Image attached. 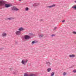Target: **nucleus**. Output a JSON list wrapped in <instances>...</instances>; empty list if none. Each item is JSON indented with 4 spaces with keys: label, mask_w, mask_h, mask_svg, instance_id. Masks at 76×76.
Instances as JSON below:
<instances>
[{
    "label": "nucleus",
    "mask_w": 76,
    "mask_h": 76,
    "mask_svg": "<svg viewBox=\"0 0 76 76\" xmlns=\"http://www.w3.org/2000/svg\"><path fill=\"white\" fill-rule=\"evenodd\" d=\"M6 3V1L1 0L0 1V7L3 6Z\"/></svg>",
    "instance_id": "nucleus-1"
},
{
    "label": "nucleus",
    "mask_w": 76,
    "mask_h": 76,
    "mask_svg": "<svg viewBox=\"0 0 76 76\" xmlns=\"http://www.w3.org/2000/svg\"><path fill=\"white\" fill-rule=\"evenodd\" d=\"M28 60L26 59H23L21 63L22 64H23V65H26V63H27V62H28Z\"/></svg>",
    "instance_id": "nucleus-2"
},
{
    "label": "nucleus",
    "mask_w": 76,
    "mask_h": 76,
    "mask_svg": "<svg viewBox=\"0 0 76 76\" xmlns=\"http://www.w3.org/2000/svg\"><path fill=\"white\" fill-rule=\"evenodd\" d=\"M30 38V37L28 35H25L24 37L23 38H22V39L24 41H25L27 39H29Z\"/></svg>",
    "instance_id": "nucleus-3"
},
{
    "label": "nucleus",
    "mask_w": 76,
    "mask_h": 76,
    "mask_svg": "<svg viewBox=\"0 0 76 76\" xmlns=\"http://www.w3.org/2000/svg\"><path fill=\"white\" fill-rule=\"evenodd\" d=\"M24 76H37V75L34 74H31L28 75L26 73H25L24 74Z\"/></svg>",
    "instance_id": "nucleus-4"
},
{
    "label": "nucleus",
    "mask_w": 76,
    "mask_h": 76,
    "mask_svg": "<svg viewBox=\"0 0 76 76\" xmlns=\"http://www.w3.org/2000/svg\"><path fill=\"white\" fill-rule=\"evenodd\" d=\"M15 34L17 35H20L21 34V31H18L15 32Z\"/></svg>",
    "instance_id": "nucleus-5"
},
{
    "label": "nucleus",
    "mask_w": 76,
    "mask_h": 76,
    "mask_svg": "<svg viewBox=\"0 0 76 76\" xmlns=\"http://www.w3.org/2000/svg\"><path fill=\"white\" fill-rule=\"evenodd\" d=\"M18 30L19 31H25V29L23 27H20L18 29Z\"/></svg>",
    "instance_id": "nucleus-6"
},
{
    "label": "nucleus",
    "mask_w": 76,
    "mask_h": 76,
    "mask_svg": "<svg viewBox=\"0 0 76 76\" xmlns=\"http://www.w3.org/2000/svg\"><path fill=\"white\" fill-rule=\"evenodd\" d=\"M12 9L13 10H16V11L19 10V9L17 8V7H12Z\"/></svg>",
    "instance_id": "nucleus-7"
},
{
    "label": "nucleus",
    "mask_w": 76,
    "mask_h": 76,
    "mask_svg": "<svg viewBox=\"0 0 76 76\" xmlns=\"http://www.w3.org/2000/svg\"><path fill=\"white\" fill-rule=\"evenodd\" d=\"M10 6H12V5H10L9 4H6L5 5V7L6 8H8V7H10Z\"/></svg>",
    "instance_id": "nucleus-8"
},
{
    "label": "nucleus",
    "mask_w": 76,
    "mask_h": 76,
    "mask_svg": "<svg viewBox=\"0 0 76 76\" xmlns=\"http://www.w3.org/2000/svg\"><path fill=\"white\" fill-rule=\"evenodd\" d=\"M55 6H56V4H53L52 5L47 6V7H48V8H52V7H55Z\"/></svg>",
    "instance_id": "nucleus-9"
},
{
    "label": "nucleus",
    "mask_w": 76,
    "mask_h": 76,
    "mask_svg": "<svg viewBox=\"0 0 76 76\" xmlns=\"http://www.w3.org/2000/svg\"><path fill=\"white\" fill-rule=\"evenodd\" d=\"M69 57L70 58H74L75 57V55L74 54H71L69 55Z\"/></svg>",
    "instance_id": "nucleus-10"
},
{
    "label": "nucleus",
    "mask_w": 76,
    "mask_h": 76,
    "mask_svg": "<svg viewBox=\"0 0 76 76\" xmlns=\"http://www.w3.org/2000/svg\"><path fill=\"white\" fill-rule=\"evenodd\" d=\"M39 37L40 38L44 37V34H39Z\"/></svg>",
    "instance_id": "nucleus-11"
},
{
    "label": "nucleus",
    "mask_w": 76,
    "mask_h": 76,
    "mask_svg": "<svg viewBox=\"0 0 76 76\" xmlns=\"http://www.w3.org/2000/svg\"><path fill=\"white\" fill-rule=\"evenodd\" d=\"M2 37H5L6 35H7V34L4 32L2 34Z\"/></svg>",
    "instance_id": "nucleus-12"
},
{
    "label": "nucleus",
    "mask_w": 76,
    "mask_h": 76,
    "mask_svg": "<svg viewBox=\"0 0 76 76\" xmlns=\"http://www.w3.org/2000/svg\"><path fill=\"white\" fill-rule=\"evenodd\" d=\"M39 4L38 3H35L33 4V6H37Z\"/></svg>",
    "instance_id": "nucleus-13"
},
{
    "label": "nucleus",
    "mask_w": 76,
    "mask_h": 76,
    "mask_svg": "<svg viewBox=\"0 0 76 76\" xmlns=\"http://www.w3.org/2000/svg\"><path fill=\"white\" fill-rule=\"evenodd\" d=\"M12 72H12V73H13V74H16V73H17V72H16V71L15 70H13Z\"/></svg>",
    "instance_id": "nucleus-14"
},
{
    "label": "nucleus",
    "mask_w": 76,
    "mask_h": 76,
    "mask_svg": "<svg viewBox=\"0 0 76 76\" xmlns=\"http://www.w3.org/2000/svg\"><path fill=\"white\" fill-rule=\"evenodd\" d=\"M36 42H36V41H33L32 42L31 44L32 45H33V44H35Z\"/></svg>",
    "instance_id": "nucleus-15"
},
{
    "label": "nucleus",
    "mask_w": 76,
    "mask_h": 76,
    "mask_svg": "<svg viewBox=\"0 0 76 76\" xmlns=\"http://www.w3.org/2000/svg\"><path fill=\"white\" fill-rule=\"evenodd\" d=\"M13 17H10V18H8V20H12V19H13Z\"/></svg>",
    "instance_id": "nucleus-16"
},
{
    "label": "nucleus",
    "mask_w": 76,
    "mask_h": 76,
    "mask_svg": "<svg viewBox=\"0 0 76 76\" xmlns=\"http://www.w3.org/2000/svg\"><path fill=\"white\" fill-rule=\"evenodd\" d=\"M55 73L54 72H52V73H51V74H50V76H53L54 75V74H55Z\"/></svg>",
    "instance_id": "nucleus-17"
},
{
    "label": "nucleus",
    "mask_w": 76,
    "mask_h": 76,
    "mask_svg": "<svg viewBox=\"0 0 76 76\" xmlns=\"http://www.w3.org/2000/svg\"><path fill=\"white\" fill-rule=\"evenodd\" d=\"M51 68H48L47 69L48 72H50V71H51Z\"/></svg>",
    "instance_id": "nucleus-18"
},
{
    "label": "nucleus",
    "mask_w": 76,
    "mask_h": 76,
    "mask_svg": "<svg viewBox=\"0 0 76 76\" xmlns=\"http://www.w3.org/2000/svg\"><path fill=\"white\" fill-rule=\"evenodd\" d=\"M66 74H67V73L64 72L63 73V76H66Z\"/></svg>",
    "instance_id": "nucleus-19"
},
{
    "label": "nucleus",
    "mask_w": 76,
    "mask_h": 76,
    "mask_svg": "<svg viewBox=\"0 0 76 76\" xmlns=\"http://www.w3.org/2000/svg\"><path fill=\"white\" fill-rule=\"evenodd\" d=\"M46 63H47V64H48V66H50V65L51 64L50 62H47Z\"/></svg>",
    "instance_id": "nucleus-20"
},
{
    "label": "nucleus",
    "mask_w": 76,
    "mask_h": 76,
    "mask_svg": "<svg viewBox=\"0 0 76 76\" xmlns=\"http://www.w3.org/2000/svg\"><path fill=\"white\" fill-rule=\"evenodd\" d=\"M29 10V8L28 7H26L25 8V10L26 11H28Z\"/></svg>",
    "instance_id": "nucleus-21"
},
{
    "label": "nucleus",
    "mask_w": 76,
    "mask_h": 76,
    "mask_svg": "<svg viewBox=\"0 0 76 76\" xmlns=\"http://www.w3.org/2000/svg\"><path fill=\"white\" fill-rule=\"evenodd\" d=\"M57 27H55L53 29V31H55V30H56V29H57Z\"/></svg>",
    "instance_id": "nucleus-22"
},
{
    "label": "nucleus",
    "mask_w": 76,
    "mask_h": 76,
    "mask_svg": "<svg viewBox=\"0 0 76 76\" xmlns=\"http://www.w3.org/2000/svg\"><path fill=\"white\" fill-rule=\"evenodd\" d=\"M72 72H73V73H76V69H75V70H73V71H72Z\"/></svg>",
    "instance_id": "nucleus-23"
},
{
    "label": "nucleus",
    "mask_w": 76,
    "mask_h": 76,
    "mask_svg": "<svg viewBox=\"0 0 76 76\" xmlns=\"http://www.w3.org/2000/svg\"><path fill=\"white\" fill-rule=\"evenodd\" d=\"M72 34H76V32L74 31L72 32Z\"/></svg>",
    "instance_id": "nucleus-24"
},
{
    "label": "nucleus",
    "mask_w": 76,
    "mask_h": 76,
    "mask_svg": "<svg viewBox=\"0 0 76 76\" xmlns=\"http://www.w3.org/2000/svg\"><path fill=\"white\" fill-rule=\"evenodd\" d=\"M55 36V34H52L51 35V37H54Z\"/></svg>",
    "instance_id": "nucleus-25"
},
{
    "label": "nucleus",
    "mask_w": 76,
    "mask_h": 76,
    "mask_svg": "<svg viewBox=\"0 0 76 76\" xmlns=\"http://www.w3.org/2000/svg\"><path fill=\"white\" fill-rule=\"evenodd\" d=\"M43 19H40V21H43Z\"/></svg>",
    "instance_id": "nucleus-26"
},
{
    "label": "nucleus",
    "mask_w": 76,
    "mask_h": 76,
    "mask_svg": "<svg viewBox=\"0 0 76 76\" xmlns=\"http://www.w3.org/2000/svg\"><path fill=\"white\" fill-rule=\"evenodd\" d=\"M64 22H65V20H64L62 21V22H63V23Z\"/></svg>",
    "instance_id": "nucleus-27"
},
{
    "label": "nucleus",
    "mask_w": 76,
    "mask_h": 76,
    "mask_svg": "<svg viewBox=\"0 0 76 76\" xmlns=\"http://www.w3.org/2000/svg\"><path fill=\"white\" fill-rule=\"evenodd\" d=\"M10 70H13V68H11L10 69Z\"/></svg>",
    "instance_id": "nucleus-28"
},
{
    "label": "nucleus",
    "mask_w": 76,
    "mask_h": 76,
    "mask_svg": "<svg viewBox=\"0 0 76 76\" xmlns=\"http://www.w3.org/2000/svg\"><path fill=\"white\" fill-rule=\"evenodd\" d=\"M73 66H72L70 68H73Z\"/></svg>",
    "instance_id": "nucleus-29"
},
{
    "label": "nucleus",
    "mask_w": 76,
    "mask_h": 76,
    "mask_svg": "<svg viewBox=\"0 0 76 76\" xmlns=\"http://www.w3.org/2000/svg\"><path fill=\"white\" fill-rule=\"evenodd\" d=\"M75 3H76V0L75 1Z\"/></svg>",
    "instance_id": "nucleus-30"
},
{
    "label": "nucleus",
    "mask_w": 76,
    "mask_h": 76,
    "mask_svg": "<svg viewBox=\"0 0 76 76\" xmlns=\"http://www.w3.org/2000/svg\"><path fill=\"white\" fill-rule=\"evenodd\" d=\"M3 49H1V48H0V50H2Z\"/></svg>",
    "instance_id": "nucleus-31"
},
{
    "label": "nucleus",
    "mask_w": 76,
    "mask_h": 76,
    "mask_svg": "<svg viewBox=\"0 0 76 76\" xmlns=\"http://www.w3.org/2000/svg\"><path fill=\"white\" fill-rule=\"evenodd\" d=\"M30 34V35H32V33H31Z\"/></svg>",
    "instance_id": "nucleus-32"
},
{
    "label": "nucleus",
    "mask_w": 76,
    "mask_h": 76,
    "mask_svg": "<svg viewBox=\"0 0 76 76\" xmlns=\"http://www.w3.org/2000/svg\"><path fill=\"white\" fill-rule=\"evenodd\" d=\"M19 1H21V0H19Z\"/></svg>",
    "instance_id": "nucleus-33"
}]
</instances>
